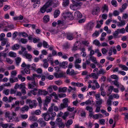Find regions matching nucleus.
Returning a JSON list of instances; mask_svg holds the SVG:
<instances>
[{"label": "nucleus", "mask_w": 128, "mask_h": 128, "mask_svg": "<svg viewBox=\"0 0 128 128\" xmlns=\"http://www.w3.org/2000/svg\"><path fill=\"white\" fill-rule=\"evenodd\" d=\"M26 78L28 80L32 81L31 84L29 83L28 84V88H29L33 89L35 87L37 86L38 83L35 82V78L33 75L32 77L27 76Z\"/></svg>", "instance_id": "1"}, {"label": "nucleus", "mask_w": 128, "mask_h": 128, "mask_svg": "<svg viewBox=\"0 0 128 128\" xmlns=\"http://www.w3.org/2000/svg\"><path fill=\"white\" fill-rule=\"evenodd\" d=\"M54 104V103H52L51 104V106L49 108L48 111V113L50 115V114L52 116H50V119L53 120L54 119V118L56 116V114L55 112H53V106Z\"/></svg>", "instance_id": "2"}, {"label": "nucleus", "mask_w": 128, "mask_h": 128, "mask_svg": "<svg viewBox=\"0 0 128 128\" xmlns=\"http://www.w3.org/2000/svg\"><path fill=\"white\" fill-rule=\"evenodd\" d=\"M26 102L27 104H29V106L31 108H32L34 106L35 107L37 106L36 101L35 100H32L30 99H27L26 100Z\"/></svg>", "instance_id": "3"}, {"label": "nucleus", "mask_w": 128, "mask_h": 128, "mask_svg": "<svg viewBox=\"0 0 128 128\" xmlns=\"http://www.w3.org/2000/svg\"><path fill=\"white\" fill-rule=\"evenodd\" d=\"M63 103H62L59 106V110H61L63 108H66L68 106V99L67 98H65L63 99Z\"/></svg>", "instance_id": "4"}, {"label": "nucleus", "mask_w": 128, "mask_h": 128, "mask_svg": "<svg viewBox=\"0 0 128 128\" xmlns=\"http://www.w3.org/2000/svg\"><path fill=\"white\" fill-rule=\"evenodd\" d=\"M42 117L46 121H48L50 119V116L48 111L46 113L43 114H42Z\"/></svg>", "instance_id": "5"}, {"label": "nucleus", "mask_w": 128, "mask_h": 128, "mask_svg": "<svg viewBox=\"0 0 128 128\" xmlns=\"http://www.w3.org/2000/svg\"><path fill=\"white\" fill-rule=\"evenodd\" d=\"M100 8L99 7L96 6L94 8L92 11V14L94 15L97 14L99 12Z\"/></svg>", "instance_id": "6"}, {"label": "nucleus", "mask_w": 128, "mask_h": 128, "mask_svg": "<svg viewBox=\"0 0 128 128\" xmlns=\"http://www.w3.org/2000/svg\"><path fill=\"white\" fill-rule=\"evenodd\" d=\"M38 122L40 125L41 127L45 126L46 124V122L43 120L42 118H39L38 121Z\"/></svg>", "instance_id": "7"}, {"label": "nucleus", "mask_w": 128, "mask_h": 128, "mask_svg": "<svg viewBox=\"0 0 128 128\" xmlns=\"http://www.w3.org/2000/svg\"><path fill=\"white\" fill-rule=\"evenodd\" d=\"M55 4L54 0H48L44 5L48 8L50 6L52 5V4Z\"/></svg>", "instance_id": "8"}, {"label": "nucleus", "mask_w": 128, "mask_h": 128, "mask_svg": "<svg viewBox=\"0 0 128 128\" xmlns=\"http://www.w3.org/2000/svg\"><path fill=\"white\" fill-rule=\"evenodd\" d=\"M48 94V92L46 91L45 90H38V94L39 95H46Z\"/></svg>", "instance_id": "9"}, {"label": "nucleus", "mask_w": 128, "mask_h": 128, "mask_svg": "<svg viewBox=\"0 0 128 128\" xmlns=\"http://www.w3.org/2000/svg\"><path fill=\"white\" fill-rule=\"evenodd\" d=\"M66 73L68 74H70L71 76H72L74 75H75L76 74L74 72V70L73 69H72L71 70L70 72V70L68 69L66 70Z\"/></svg>", "instance_id": "10"}, {"label": "nucleus", "mask_w": 128, "mask_h": 128, "mask_svg": "<svg viewBox=\"0 0 128 128\" xmlns=\"http://www.w3.org/2000/svg\"><path fill=\"white\" fill-rule=\"evenodd\" d=\"M68 62L66 61H64L62 63L59 64V66L62 68H65L67 67Z\"/></svg>", "instance_id": "11"}, {"label": "nucleus", "mask_w": 128, "mask_h": 128, "mask_svg": "<svg viewBox=\"0 0 128 128\" xmlns=\"http://www.w3.org/2000/svg\"><path fill=\"white\" fill-rule=\"evenodd\" d=\"M82 4V2H80L78 1L76 2L74 1L73 3V6H76V7H78V6H80Z\"/></svg>", "instance_id": "12"}, {"label": "nucleus", "mask_w": 128, "mask_h": 128, "mask_svg": "<svg viewBox=\"0 0 128 128\" xmlns=\"http://www.w3.org/2000/svg\"><path fill=\"white\" fill-rule=\"evenodd\" d=\"M67 90V88L66 87L59 88H58V92H60L65 93L66 92Z\"/></svg>", "instance_id": "13"}, {"label": "nucleus", "mask_w": 128, "mask_h": 128, "mask_svg": "<svg viewBox=\"0 0 128 128\" xmlns=\"http://www.w3.org/2000/svg\"><path fill=\"white\" fill-rule=\"evenodd\" d=\"M102 12H107L108 11V8L106 5L105 4L104 6L102 7Z\"/></svg>", "instance_id": "14"}, {"label": "nucleus", "mask_w": 128, "mask_h": 128, "mask_svg": "<svg viewBox=\"0 0 128 128\" xmlns=\"http://www.w3.org/2000/svg\"><path fill=\"white\" fill-rule=\"evenodd\" d=\"M97 74L95 73H92L90 75H89V76L90 78L92 77L93 78L97 79L98 78V76Z\"/></svg>", "instance_id": "15"}, {"label": "nucleus", "mask_w": 128, "mask_h": 128, "mask_svg": "<svg viewBox=\"0 0 128 128\" xmlns=\"http://www.w3.org/2000/svg\"><path fill=\"white\" fill-rule=\"evenodd\" d=\"M29 109V107L28 106L25 105L22 108L21 110L22 112H27Z\"/></svg>", "instance_id": "16"}, {"label": "nucleus", "mask_w": 128, "mask_h": 128, "mask_svg": "<svg viewBox=\"0 0 128 128\" xmlns=\"http://www.w3.org/2000/svg\"><path fill=\"white\" fill-rule=\"evenodd\" d=\"M23 18V16L21 15L19 16L14 17V20H22Z\"/></svg>", "instance_id": "17"}, {"label": "nucleus", "mask_w": 128, "mask_h": 128, "mask_svg": "<svg viewBox=\"0 0 128 128\" xmlns=\"http://www.w3.org/2000/svg\"><path fill=\"white\" fill-rule=\"evenodd\" d=\"M88 60H92L93 62H94L95 64H97V62L96 60V58L94 56H90Z\"/></svg>", "instance_id": "18"}, {"label": "nucleus", "mask_w": 128, "mask_h": 128, "mask_svg": "<svg viewBox=\"0 0 128 128\" xmlns=\"http://www.w3.org/2000/svg\"><path fill=\"white\" fill-rule=\"evenodd\" d=\"M106 73V71L104 70L102 68L99 70L98 72L97 73V74L98 75L99 74L104 75Z\"/></svg>", "instance_id": "19"}, {"label": "nucleus", "mask_w": 128, "mask_h": 128, "mask_svg": "<svg viewBox=\"0 0 128 128\" xmlns=\"http://www.w3.org/2000/svg\"><path fill=\"white\" fill-rule=\"evenodd\" d=\"M10 82L11 83H13L14 82H17L18 80V78L17 77H15L14 78H10Z\"/></svg>", "instance_id": "20"}, {"label": "nucleus", "mask_w": 128, "mask_h": 128, "mask_svg": "<svg viewBox=\"0 0 128 128\" xmlns=\"http://www.w3.org/2000/svg\"><path fill=\"white\" fill-rule=\"evenodd\" d=\"M29 120L31 121H36L37 120V118L35 116H32L29 117Z\"/></svg>", "instance_id": "21"}, {"label": "nucleus", "mask_w": 128, "mask_h": 128, "mask_svg": "<svg viewBox=\"0 0 128 128\" xmlns=\"http://www.w3.org/2000/svg\"><path fill=\"white\" fill-rule=\"evenodd\" d=\"M43 19L44 22L45 23H46L50 19L49 16L48 15H46L44 17Z\"/></svg>", "instance_id": "22"}, {"label": "nucleus", "mask_w": 128, "mask_h": 128, "mask_svg": "<svg viewBox=\"0 0 128 128\" xmlns=\"http://www.w3.org/2000/svg\"><path fill=\"white\" fill-rule=\"evenodd\" d=\"M60 13V11L58 10H55L54 14V17L55 18H57L59 16Z\"/></svg>", "instance_id": "23"}, {"label": "nucleus", "mask_w": 128, "mask_h": 128, "mask_svg": "<svg viewBox=\"0 0 128 128\" xmlns=\"http://www.w3.org/2000/svg\"><path fill=\"white\" fill-rule=\"evenodd\" d=\"M43 62H44V67L46 68H47L48 66V64L47 62V60L46 59H44V60Z\"/></svg>", "instance_id": "24"}, {"label": "nucleus", "mask_w": 128, "mask_h": 128, "mask_svg": "<svg viewBox=\"0 0 128 128\" xmlns=\"http://www.w3.org/2000/svg\"><path fill=\"white\" fill-rule=\"evenodd\" d=\"M8 55L10 56L13 58H15L16 56V53L12 52H10L8 53Z\"/></svg>", "instance_id": "25"}, {"label": "nucleus", "mask_w": 128, "mask_h": 128, "mask_svg": "<svg viewBox=\"0 0 128 128\" xmlns=\"http://www.w3.org/2000/svg\"><path fill=\"white\" fill-rule=\"evenodd\" d=\"M75 14V15H76L78 18H81L82 17V14L79 11L76 12Z\"/></svg>", "instance_id": "26"}, {"label": "nucleus", "mask_w": 128, "mask_h": 128, "mask_svg": "<svg viewBox=\"0 0 128 128\" xmlns=\"http://www.w3.org/2000/svg\"><path fill=\"white\" fill-rule=\"evenodd\" d=\"M119 66L122 69V70L125 71H127L128 70V68L126 66L122 64L119 65Z\"/></svg>", "instance_id": "27"}, {"label": "nucleus", "mask_w": 128, "mask_h": 128, "mask_svg": "<svg viewBox=\"0 0 128 128\" xmlns=\"http://www.w3.org/2000/svg\"><path fill=\"white\" fill-rule=\"evenodd\" d=\"M20 47V46L18 44H14L12 47V49L13 50L18 49Z\"/></svg>", "instance_id": "28"}, {"label": "nucleus", "mask_w": 128, "mask_h": 128, "mask_svg": "<svg viewBox=\"0 0 128 128\" xmlns=\"http://www.w3.org/2000/svg\"><path fill=\"white\" fill-rule=\"evenodd\" d=\"M51 100L50 97L47 96L46 97V98L44 100V102L48 104Z\"/></svg>", "instance_id": "29"}, {"label": "nucleus", "mask_w": 128, "mask_h": 128, "mask_svg": "<svg viewBox=\"0 0 128 128\" xmlns=\"http://www.w3.org/2000/svg\"><path fill=\"white\" fill-rule=\"evenodd\" d=\"M47 8L46 6L44 5L40 9L41 12L42 13H44L46 11V9Z\"/></svg>", "instance_id": "30"}, {"label": "nucleus", "mask_w": 128, "mask_h": 128, "mask_svg": "<svg viewBox=\"0 0 128 128\" xmlns=\"http://www.w3.org/2000/svg\"><path fill=\"white\" fill-rule=\"evenodd\" d=\"M21 58L19 57H17L15 59L16 64L18 66L19 64L21 61Z\"/></svg>", "instance_id": "31"}, {"label": "nucleus", "mask_w": 128, "mask_h": 128, "mask_svg": "<svg viewBox=\"0 0 128 128\" xmlns=\"http://www.w3.org/2000/svg\"><path fill=\"white\" fill-rule=\"evenodd\" d=\"M54 75L55 77L56 78H60L62 77L63 76V74L62 73H60L58 74L56 72L54 73Z\"/></svg>", "instance_id": "32"}, {"label": "nucleus", "mask_w": 128, "mask_h": 128, "mask_svg": "<svg viewBox=\"0 0 128 128\" xmlns=\"http://www.w3.org/2000/svg\"><path fill=\"white\" fill-rule=\"evenodd\" d=\"M69 114V113L68 112H65L64 114L62 116V118L64 120H65Z\"/></svg>", "instance_id": "33"}, {"label": "nucleus", "mask_w": 128, "mask_h": 128, "mask_svg": "<svg viewBox=\"0 0 128 128\" xmlns=\"http://www.w3.org/2000/svg\"><path fill=\"white\" fill-rule=\"evenodd\" d=\"M31 65L30 64H26L24 62H23L22 65L21 66L22 67L24 68H30Z\"/></svg>", "instance_id": "34"}, {"label": "nucleus", "mask_w": 128, "mask_h": 128, "mask_svg": "<svg viewBox=\"0 0 128 128\" xmlns=\"http://www.w3.org/2000/svg\"><path fill=\"white\" fill-rule=\"evenodd\" d=\"M57 124L58 125L60 128H64L65 125L62 122L58 123Z\"/></svg>", "instance_id": "35"}, {"label": "nucleus", "mask_w": 128, "mask_h": 128, "mask_svg": "<svg viewBox=\"0 0 128 128\" xmlns=\"http://www.w3.org/2000/svg\"><path fill=\"white\" fill-rule=\"evenodd\" d=\"M69 0H63V5L64 6H68V4Z\"/></svg>", "instance_id": "36"}, {"label": "nucleus", "mask_w": 128, "mask_h": 128, "mask_svg": "<svg viewBox=\"0 0 128 128\" xmlns=\"http://www.w3.org/2000/svg\"><path fill=\"white\" fill-rule=\"evenodd\" d=\"M114 88V86H109L108 88V91L109 92V94H111Z\"/></svg>", "instance_id": "37"}, {"label": "nucleus", "mask_w": 128, "mask_h": 128, "mask_svg": "<svg viewBox=\"0 0 128 128\" xmlns=\"http://www.w3.org/2000/svg\"><path fill=\"white\" fill-rule=\"evenodd\" d=\"M103 102L102 100V99L96 100V104L98 105H101L102 102Z\"/></svg>", "instance_id": "38"}, {"label": "nucleus", "mask_w": 128, "mask_h": 128, "mask_svg": "<svg viewBox=\"0 0 128 128\" xmlns=\"http://www.w3.org/2000/svg\"><path fill=\"white\" fill-rule=\"evenodd\" d=\"M86 109L90 112H92L93 109L92 107L87 106L86 107Z\"/></svg>", "instance_id": "39"}, {"label": "nucleus", "mask_w": 128, "mask_h": 128, "mask_svg": "<svg viewBox=\"0 0 128 128\" xmlns=\"http://www.w3.org/2000/svg\"><path fill=\"white\" fill-rule=\"evenodd\" d=\"M32 2H35L33 5V7L34 8H35L36 6H37L36 4H39L40 3L39 0H36L35 2H33L32 1Z\"/></svg>", "instance_id": "40"}, {"label": "nucleus", "mask_w": 128, "mask_h": 128, "mask_svg": "<svg viewBox=\"0 0 128 128\" xmlns=\"http://www.w3.org/2000/svg\"><path fill=\"white\" fill-rule=\"evenodd\" d=\"M43 45L44 48H47L49 47V45L48 44L47 42H46L45 41H43Z\"/></svg>", "instance_id": "41"}, {"label": "nucleus", "mask_w": 128, "mask_h": 128, "mask_svg": "<svg viewBox=\"0 0 128 128\" xmlns=\"http://www.w3.org/2000/svg\"><path fill=\"white\" fill-rule=\"evenodd\" d=\"M6 54L4 52H0V60H1L2 56H3L4 58H6Z\"/></svg>", "instance_id": "42"}, {"label": "nucleus", "mask_w": 128, "mask_h": 128, "mask_svg": "<svg viewBox=\"0 0 128 128\" xmlns=\"http://www.w3.org/2000/svg\"><path fill=\"white\" fill-rule=\"evenodd\" d=\"M38 126V124L36 122H35L33 124L30 126V127L31 128H34L35 127H37Z\"/></svg>", "instance_id": "43"}, {"label": "nucleus", "mask_w": 128, "mask_h": 128, "mask_svg": "<svg viewBox=\"0 0 128 128\" xmlns=\"http://www.w3.org/2000/svg\"><path fill=\"white\" fill-rule=\"evenodd\" d=\"M111 3L112 5L115 7H116L117 6V2L116 0H112L111 2Z\"/></svg>", "instance_id": "44"}, {"label": "nucleus", "mask_w": 128, "mask_h": 128, "mask_svg": "<svg viewBox=\"0 0 128 128\" xmlns=\"http://www.w3.org/2000/svg\"><path fill=\"white\" fill-rule=\"evenodd\" d=\"M11 76L12 78L13 76H15L17 74V72L16 70H14L11 72Z\"/></svg>", "instance_id": "45"}, {"label": "nucleus", "mask_w": 128, "mask_h": 128, "mask_svg": "<svg viewBox=\"0 0 128 128\" xmlns=\"http://www.w3.org/2000/svg\"><path fill=\"white\" fill-rule=\"evenodd\" d=\"M93 43V44H94L95 45L98 46H100V43L98 40H94V41Z\"/></svg>", "instance_id": "46"}, {"label": "nucleus", "mask_w": 128, "mask_h": 128, "mask_svg": "<svg viewBox=\"0 0 128 128\" xmlns=\"http://www.w3.org/2000/svg\"><path fill=\"white\" fill-rule=\"evenodd\" d=\"M24 56H25L27 59H30V61L31 60V59L32 57V56L31 54H28L27 55H26Z\"/></svg>", "instance_id": "47"}, {"label": "nucleus", "mask_w": 128, "mask_h": 128, "mask_svg": "<svg viewBox=\"0 0 128 128\" xmlns=\"http://www.w3.org/2000/svg\"><path fill=\"white\" fill-rule=\"evenodd\" d=\"M26 68L24 69L25 72L27 74H30V71L29 68Z\"/></svg>", "instance_id": "48"}, {"label": "nucleus", "mask_w": 128, "mask_h": 128, "mask_svg": "<svg viewBox=\"0 0 128 128\" xmlns=\"http://www.w3.org/2000/svg\"><path fill=\"white\" fill-rule=\"evenodd\" d=\"M117 30L119 32V33H122L123 34L125 33V30L124 28H121L120 29H118Z\"/></svg>", "instance_id": "49"}, {"label": "nucleus", "mask_w": 128, "mask_h": 128, "mask_svg": "<svg viewBox=\"0 0 128 128\" xmlns=\"http://www.w3.org/2000/svg\"><path fill=\"white\" fill-rule=\"evenodd\" d=\"M20 41L22 43L25 44L28 42V40L26 39L21 38L20 39Z\"/></svg>", "instance_id": "50"}, {"label": "nucleus", "mask_w": 128, "mask_h": 128, "mask_svg": "<svg viewBox=\"0 0 128 128\" xmlns=\"http://www.w3.org/2000/svg\"><path fill=\"white\" fill-rule=\"evenodd\" d=\"M112 82L116 86L118 87H119V84L118 83L117 81L116 80L113 81Z\"/></svg>", "instance_id": "51"}, {"label": "nucleus", "mask_w": 128, "mask_h": 128, "mask_svg": "<svg viewBox=\"0 0 128 128\" xmlns=\"http://www.w3.org/2000/svg\"><path fill=\"white\" fill-rule=\"evenodd\" d=\"M31 66L30 67V68H31V70H36V65L35 64H33L32 65H30Z\"/></svg>", "instance_id": "52"}, {"label": "nucleus", "mask_w": 128, "mask_h": 128, "mask_svg": "<svg viewBox=\"0 0 128 128\" xmlns=\"http://www.w3.org/2000/svg\"><path fill=\"white\" fill-rule=\"evenodd\" d=\"M69 89H68V91L69 92H70L72 90L75 91L76 90V88H72L71 86H69Z\"/></svg>", "instance_id": "53"}, {"label": "nucleus", "mask_w": 128, "mask_h": 128, "mask_svg": "<svg viewBox=\"0 0 128 128\" xmlns=\"http://www.w3.org/2000/svg\"><path fill=\"white\" fill-rule=\"evenodd\" d=\"M99 34V33L97 31H95L94 33L92 35V36L93 37L97 36Z\"/></svg>", "instance_id": "54"}, {"label": "nucleus", "mask_w": 128, "mask_h": 128, "mask_svg": "<svg viewBox=\"0 0 128 128\" xmlns=\"http://www.w3.org/2000/svg\"><path fill=\"white\" fill-rule=\"evenodd\" d=\"M96 99L97 100H99L100 99V94H96L95 95Z\"/></svg>", "instance_id": "55"}, {"label": "nucleus", "mask_w": 128, "mask_h": 128, "mask_svg": "<svg viewBox=\"0 0 128 128\" xmlns=\"http://www.w3.org/2000/svg\"><path fill=\"white\" fill-rule=\"evenodd\" d=\"M6 61L10 64H12L13 62L12 60L10 58H6Z\"/></svg>", "instance_id": "56"}, {"label": "nucleus", "mask_w": 128, "mask_h": 128, "mask_svg": "<svg viewBox=\"0 0 128 128\" xmlns=\"http://www.w3.org/2000/svg\"><path fill=\"white\" fill-rule=\"evenodd\" d=\"M10 6L7 5H6L4 7V11H6L8 9H10Z\"/></svg>", "instance_id": "57"}, {"label": "nucleus", "mask_w": 128, "mask_h": 128, "mask_svg": "<svg viewBox=\"0 0 128 128\" xmlns=\"http://www.w3.org/2000/svg\"><path fill=\"white\" fill-rule=\"evenodd\" d=\"M58 97L60 98H64L65 97L66 95V94H58Z\"/></svg>", "instance_id": "58"}, {"label": "nucleus", "mask_w": 128, "mask_h": 128, "mask_svg": "<svg viewBox=\"0 0 128 128\" xmlns=\"http://www.w3.org/2000/svg\"><path fill=\"white\" fill-rule=\"evenodd\" d=\"M21 118L23 119H26L28 117V115L27 114H21L20 115Z\"/></svg>", "instance_id": "59"}, {"label": "nucleus", "mask_w": 128, "mask_h": 128, "mask_svg": "<svg viewBox=\"0 0 128 128\" xmlns=\"http://www.w3.org/2000/svg\"><path fill=\"white\" fill-rule=\"evenodd\" d=\"M67 38L68 39L70 40H72L73 39V37L71 35L67 34Z\"/></svg>", "instance_id": "60"}, {"label": "nucleus", "mask_w": 128, "mask_h": 128, "mask_svg": "<svg viewBox=\"0 0 128 128\" xmlns=\"http://www.w3.org/2000/svg\"><path fill=\"white\" fill-rule=\"evenodd\" d=\"M41 113V112L40 110H36L34 112L35 114L37 115H40Z\"/></svg>", "instance_id": "61"}, {"label": "nucleus", "mask_w": 128, "mask_h": 128, "mask_svg": "<svg viewBox=\"0 0 128 128\" xmlns=\"http://www.w3.org/2000/svg\"><path fill=\"white\" fill-rule=\"evenodd\" d=\"M21 34L22 35L23 37L24 38H26L28 36V34L25 32H21Z\"/></svg>", "instance_id": "62"}, {"label": "nucleus", "mask_w": 128, "mask_h": 128, "mask_svg": "<svg viewBox=\"0 0 128 128\" xmlns=\"http://www.w3.org/2000/svg\"><path fill=\"white\" fill-rule=\"evenodd\" d=\"M10 90L9 89H7L4 90L3 93H4L6 95H7L8 94Z\"/></svg>", "instance_id": "63"}, {"label": "nucleus", "mask_w": 128, "mask_h": 128, "mask_svg": "<svg viewBox=\"0 0 128 128\" xmlns=\"http://www.w3.org/2000/svg\"><path fill=\"white\" fill-rule=\"evenodd\" d=\"M119 14V12L116 10H114L113 13V14L115 16H118Z\"/></svg>", "instance_id": "64"}]
</instances>
